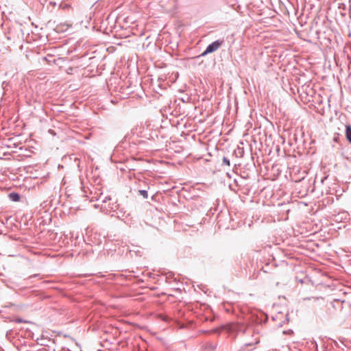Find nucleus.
<instances>
[{
	"label": "nucleus",
	"instance_id": "20e7f679",
	"mask_svg": "<svg viewBox=\"0 0 351 351\" xmlns=\"http://www.w3.org/2000/svg\"><path fill=\"white\" fill-rule=\"evenodd\" d=\"M346 136L347 140L350 143H351V125H346Z\"/></svg>",
	"mask_w": 351,
	"mask_h": 351
},
{
	"label": "nucleus",
	"instance_id": "f257e3e1",
	"mask_svg": "<svg viewBox=\"0 0 351 351\" xmlns=\"http://www.w3.org/2000/svg\"><path fill=\"white\" fill-rule=\"evenodd\" d=\"M100 208L103 213L108 214L117 210L118 205L115 202H112V198L110 196H106L101 199Z\"/></svg>",
	"mask_w": 351,
	"mask_h": 351
},
{
	"label": "nucleus",
	"instance_id": "0eeeda50",
	"mask_svg": "<svg viewBox=\"0 0 351 351\" xmlns=\"http://www.w3.org/2000/svg\"><path fill=\"white\" fill-rule=\"evenodd\" d=\"M258 343H259V339H256L255 341V342H254V343H245V346L247 347V346H252V345H256V344H257Z\"/></svg>",
	"mask_w": 351,
	"mask_h": 351
},
{
	"label": "nucleus",
	"instance_id": "423d86ee",
	"mask_svg": "<svg viewBox=\"0 0 351 351\" xmlns=\"http://www.w3.org/2000/svg\"><path fill=\"white\" fill-rule=\"evenodd\" d=\"M13 322H15V323H19V324H20V323H28L27 321H25V320H24V319H21V318H16V319H14L13 320Z\"/></svg>",
	"mask_w": 351,
	"mask_h": 351
},
{
	"label": "nucleus",
	"instance_id": "6e6552de",
	"mask_svg": "<svg viewBox=\"0 0 351 351\" xmlns=\"http://www.w3.org/2000/svg\"><path fill=\"white\" fill-rule=\"evenodd\" d=\"M223 163L230 166V160L226 157L223 158Z\"/></svg>",
	"mask_w": 351,
	"mask_h": 351
},
{
	"label": "nucleus",
	"instance_id": "f03ea898",
	"mask_svg": "<svg viewBox=\"0 0 351 351\" xmlns=\"http://www.w3.org/2000/svg\"><path fill=\"white\" fill-rule=\"evenodd\" d=\"M224 43V40H217L208 45L206 50L200 55V56H205L208 53L216 51Z\"/></svg>",
	"mask_w": 351,
	"mask_h": 351
},
{
	"label": "nucleus",
	"instance_id": "7ed1b4c3",
	"mask_svg": "<svg viewBox=\"0 0 351 351\" xmlns=\"http://www.w3.org/2000/svg\"><path fill=\"white\" fill-rule=\"evenodd\" d=\"M9 199L12 202H19L20 200V195L19 193L12 192L8 194Z\"/></svg>",
	"mask_w": 351,
	"mask_h": 351
},
{
	"label": "nucleus",
	"instance_id": "39448f33",
	"mask_svg": "<svg viewBox=\"0 0 351 351\" xmlns=\"http://www.w3.org/2000/svg\"><path fill=\"white\" fill-rule=\"evenodd\" d=\"M138 193L141 195H142L145 199L148 197V193L146 190H139Z\"/></svg>",
	"mask_w": 351,
	"mask_h": 351
}]
</instances>
